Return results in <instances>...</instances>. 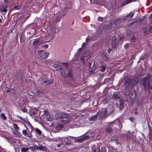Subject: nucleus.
<instances>
[{"label": "nucleus", "instance_id": "1", "mask_svg": "<svg viewBox=\"0 0 152 152\" xmlns=\"http://www.w3.org/2000/svg\"><path fill=\"white\" fill-rule=\"evenodd\" d=\"M150 75L148 74L146 77L142 78L141 80L142 84L145 91L148 89L151 90L152 89L151 86L150 85Z\"/></svg>", "mask_w": 152, "mask_h": 152}, {"label": "nucleus", "instance_id": "2", "mask_svg": "<svg viewBox=\"0 0 152 152\" xmlns=\"http://www.w3.org/2000/svg\"><path fill=\"white\" fill-rule=\"evenodd\" d=\"M53 81L52 80H49L46 77H42L37 80V83L39 85H49L52 84Z\"/></svg>", "mask_w": 152, "mask_h": 152}, {"label": "nucleus", "instance_id": "3", "mask_svg": "<svg viewBox=\"0 0 152 152\" xmlns=\"http://www.w3.org/2000/svg\"><path fill=\"white\" fill-rule=\"evenodd\" d=\"M107 112V109L106 108H103L101 110L98 112L97 115L99 117V119L102 120L105 118L107 117L110 114L106 115Z\"/></svg>", "mask_w": 152, "mask_h": 152}, {"label": "nucleus", "instance_id": "4", "mask_svg": "<svg viewBox=\"0 0 152 152\" xmlns=\"http://www.w3.org/2000/svg\"><path fill=\"white\" fill-rule=\"evenodd\" d=\"M61 28L60 27H57V28H53V31H51V32L49 34V36L50 37V40L53 39L55 36V34L61 31Z\"/></svg>", "mask_w": 152, "mask_h": 152}, {"label": "nucleus", "instance_id": "5", "mask_svg": "<svg viewBox=\"0 0 152 152\" xmlns=\"http://www.w3.org/2000/svg\"><path fill=\"white\" fill-rule=\"evenodd\" d=\"M90 54V51L88 49L86 50L84 53L83 55V56L81 58V60L83 61V63L85 64L86 63V60L88 59V58H85V57H87Z\"/></svg>", "mask_w": 152, "mask_h": 152}, {"label": "nucleus", "instance_id": "6", "mask_svg": "<svg viewBox=\"0 0 152 152\" xmlns=\"http://www.w3.org/2000/svg\"><path fill=\"white\" fill-rule=\"evenodd\" d=\"M117 24V21L115 19L114 20H112L108 24L106 25L107 26V28L110 29L111 28L114 27Z\"/></svg>", "mask_w": 152, "mask_h": 152}, {"label": "nucleus", "instance_id": "7", "mask_svg": "<svg viewBox=\"0 0 152 152\" xmlns=\"http://www.w3.org/2000/svg\"><path fill=\"white\" fill-rule=\"evenodd\" d=\"M39 54L42 58L45 59L48 56L49 53L48 52H45L44 50H40L39 52Z\"/></svg>", "mask_w": 152, "mask_h": 152}, {"label": "nucleus", "instance_id": "8", "mask_svg": "<svg viewBox=\"0 0 152 152\" xmlns=\"http://www.w3.org/2000/svg\"><path fill=\"white\" fill-rule=\"evenodd\" d=\"M129 96L130 99L132 102H134L137 98V94L135 91H130Z\"/></svg>", "mask_w": 152, "mask_h": 152}, {"label": "nucleus", "instance_id": "9", "mask_svg": "<svg viewBox=\"0 0 152 152\" xmlns=\"http://www.w3.org/2000/svg\"><path fill=\"white\" fill-rule=\"evenodd\" d=\"M126 86L128 88H132L134 85V84L132 80L130 79H127L125 83Z\"/></svg>", "mask_w": 152, "mask_h": 152}, {"label": "nucleus", "instance_id": "10", "mask_svg": "<svg viewBox=\"0 0 152 152\" xmlns=\"http://www.w3.org/2000/svg\"><path fill=\"white\" fill-rule=\"evenodd\" d=\"M57 115L59 118H67L68 116V115L63 113H60L58 114H56V116Z\"/></svg>", "mask_w": 152, "mask_h": 152}, {"label": "nucleus", "instance_id": "11", "mask_svg": "<svg viewBox=\"0 0 152 152\" xmlns=\"http://www.w3.org/2000/svg\"><path fill=\"white\" fill-rule=\"evenodd\" d=\"M135 13V12L134 11H132L129 14L127 15L126 17H125V18H126L127 20L128 21H129V20H130L133 16L134 14Z\"/></svg>", "mask_w": 152, "mask_h": 152}, {"label": "nucleus", "instance_id": "12", "mask_svg": "<svg viewBox=\"0 0 152 152\" xmlns=\"http://www.w3.org/2000/svg\"><path fill=\"white\" fill-rule=\"evenodd\" d=\"M117 21V23L118 22L119 23H121L124 22V21L127 20V19L126 18H123L120 19V18H117L115 19Z\"/></svg>", "mask_w": 152, "mask_h": 152}, {"label": "nucleus", "instance_id": "13", "mask_svg": "<svg viewBox=\"0 0 152 152\" xmlns=\"http://www.w3.org/2000/svg\"><path fill=\"white\" fill-rule=\"evenodd\" d=\"M64 127V126L63 124L59 123L56 127L55 129L57 130H60L63 128Z\"/></svg>", "mask_w": 152, "mask_h": 152}, {"label": "nucleus", "instance_id": "14", "mask_svg": "<svg viewBox=\"0 0 152 152\" xmlns=\"http://www.w3.org/2000/svg\"><path fill=\"white\" fill-rule=\"evenodd\" d=\"M145 16H143L142 18H137L135 19V21L134 22H133L131 23L132 24L134 22L139 23L141 22L142 20H143L145 18Z\"/></svg>", "mask_w": 152, "mask_h": 152}, {"label": "nucleus", "instance_id": "15", "mask_svg": "<svg viewBox=\"0 0 152 152\" xmlns=\"http://www.w3.org/2000/svg\"><path fill=\"white\" fill-rule=\"evenodd\" d=\"M120 97V94L118 92H115L113 94V97L114 99H118Z\"/></svg>", "mask_w": 152, "mask_h": 152}, {"label": "nucleus", "instance_id": "16", "mask_svg": "<svg viewBox=\"0 0 152 152\" xmlns=\"http://www.w3.org/2000/svg\"><path fill=\"white\" fill-rule=\"evenodd\" d=\"M98 117H99L98 115H97V113L96 115H93L89 117V119L91 121L95 120L97 119Z\"/></svg>", "mask_w": 152, "mask_h": 152}, {"label": "nucleus", "instance_id": "17", "mask_svg": "<svg viewBox=\"0 0 152 152\" xmlns=\"http://www.w3.org/2000/svg\"><path fill=\"white\" fill-rule=\"evenodd\" d=\"M92 152H100L99 148L98 147H96L95 146H93L92 147Z\"/></svg>", "mask_w": 152, "mask_h": 152}, {"label": "nucleus", "instance_id": "18", "mask_svg": "<svg viewBox=\"0 0 152 152\" xmlns=\"http://www.w3.org/2000/svg\"><path fill=\"white\" fill-rule=\"evenodd\" d=\"M71 8L70 7H67L66 8H65L64 10V11L65 13H63V16H64L65 15L66 13L69 12H71Z\"/></svg>", "mask_w": 152, "mask_h": 152}, {"label": "nucleus", "instance_id": "19", "mask_svg": "<svg viewBox=\"0 0 152 152\" xmlns=\"http://www.w3.org/2000/svg\"><path fill=\"white\" fill-rule=\"evenodd\" d=\"M139 76L137 75H135L134 77L133 80L136 83H138L140 80Z\"/></svg>", "mask_w": 152, "mask_h": 152}, {"label": "nucleus", "instance_id": "20", "mask_svg": "<svg viewBox=\"0 0 152 152\" xmlns=\"http://www.w3.org/2000/svg\"><path fill=\"white\" fill-rule=\"evenodd\" d=\"M38 150H43L45 151L46 150V148L44 146H42V145L39 144L38 146H37Z\"/></svg>", "mask_w": 152, "mask_h": 152}, {"label": "nucleus", "instance_id": "21", "mask_svg": "<svg viewBox=\"0 0 152 152\" xmlns=\"http://www.w3.org/2000/svg\"><path fill=\"white\" fill-rule=\"evenodd\" d=\"M110 124H109L108 125V127L106 130L107 132L110 133H111L113 131V129L110 126Z\"/></svg>", "mask_w": 152, "mask_h": 152}, {"label": "nucleus", "instance_id": "22", "mask_svg": "<svg viewBox=\"0 0 152 152\" xmlns=\"http://www.w3.org/2000/svg\"><path fill=\"white\" fill-rule=\"evenodd\" d=\"M63 142H64L65 144L70 145L71 143V141L70 140H69L68 138H66L64 140H63Z\"/></svg>", "mask_w": 152, "mask_h": 152}, {"label": "nucleus", "instance_id": "23", "mask_svg": "<svg viewBox=\"0 0 152 152\" xmlns=\"http://www.w3.org/2000/svg\"><path fill=\"white\" fill-rule=\"evenodd\" d=\"M22 75L20 71L18 72L16 75V77L17 79L21 78Z\"/></svg>", "mask_w": 152, "mask_h": 152}, {"label": "nucleus", "instance_id": "24", "mask_svg": "<svg viewBox=\"0 0 152 152\" xmlns=\"http://www.w3.org/2000/svg\"><path fill=\"white\" fill-rule=\"evenodd\" d=\"M132 2V0H126L121 5L122 6H124L126 4Z\"/></svg>", "mask_w": 152, "mask_h": 152}, {"label": "nucleus", "instance_id": "25", "mask_svg": "<svg viewBox=\"0 0 152 152\" xmlns=\"http://www.w3.org/2000/svg\"><path fill=\"white\" fill-rule=\"evenodd\" d=\"M29 149L31 150L32 151H34L35 150H38L37 146L36 145H34L32 147H29Z\"/></svg>", "mask_w": 152, "mask_h": 152}, {"label": "nucleus", "instance_id": "26", "mask_svg": "<svg viewBox=\"0 0 152 152\" xmlns=\"http://www.w3.org/2000/svg\"><path fill=\"white\" fill-rule=\"evenodd\" d=\"M112 47L113 49H115L117 47V44L116 42H112Z\"/></svg>", "mask_w": 152, "mask_h": 152}, {"label": "nucleus", "instance_id": "27", "mask_svg": "<svg viewBox=\"0 0 152 152\" xmlns=\"http://www.w3.org/2000/svg\"><path fill=\"white\" fill-rule=\"evenodd\" d=\"M46 118L48 121H52L53 120V118L49 114L46 116Z\"/></svg>", "mask_w": 152, "mask_h": 152}, {"label": "nucleus", "instance_id": "28", "mask_svg": "<svg viewBox=\"0 0 152 152\" xmlns=\"http://www.w3.org/2000/svg\"><path fill=\"white\" fill-rule=\"evenodd\" d=\"M72 71L71 70H69V72L67 74V76L68 77L70 78L72 77L73 75L72 74Z\"/></svg>", "mask_w": 152, "mask_h": 152}, {"label": "nucleus", "instance_id": "29", "mask_svg": "<svg viewBox=\"0 0 152 152\" xmlns=\"http://www.w3.org/2000/svg\"><path fill=\"white\" fill-rule=\"evenodd\" d=\"M61 75L64 78H66V76L65 72L64 70L60 71Z\"/></svg>", "mask_w": 152, "mask_h": 152}, {"label": "nucleus", "instance_id": "30", "mask_svg": "<svg viewBox=\"0 0 152 152\" xmlns=\"http://www.w3.org/2000/svg\"><path fill=\"white\" fill-rule=\"evenodd\" d=\"M29 148H23L21 149L22 152H27L28 151Z\"/></svg>", "mask_w": 152, "mask_h": 152}, {"label": "nucleus", "instance_id": "31", "mask_svg": "<svg viewBox=\"0 0 152 152\" xmlns=\"http://www.w3.org/2000/svg\"><path fill=\"white\" fill-rule=\"evenodd\" d=\"M133 133H128L127 135V138L129 139H131L133 137Z\"/></svg>", "mask_w": 152, "mask_h": 152}, {"label": "nucleus", "instance_id": "32", "mask_svg": "<svg viewBox=\"0 0 152 152\" xmlns=\"http://www.w3.org/2000/svg\"><path fill=\"white\" fill-rule=\"evenodd\" d=\"M39 41L38 39H36L35 40L33 43V45L36 46L39 43Z\"/></svg>", "mask_w": 152, "mask_h": 152}, {"label": "nucleus", "instance_id": "33", "mask_svg": "<svg viewBox=\"0 0 152 152\" xmlns=\"http://www.w3.org/2000/svg\"><path fill=\"white\" fill-rule=\"evenodd\" d=\"M127 100L126 98H122V97L121 99L120 103H121L122 104H124V102H126Z\"/></svg>", "mask_w": 152, "mask_h": 152}, {"label": "nucleus", "instance_id": "34", "mask_svg": "<svg viewBox=\"0 0 152 152\" xmlns=\"http://www.w3.org/2000/svg\"><path fill=\"white\" fill-rule=\"evenodd\" d=\"M106 69L105 67L104 66H102L100 67V70L102 72H104Z\"/></svg>", "mask_w": 152, "mask_h": 152}, {"label": "nucleus", "instance_id": "35", "mask_svg": "<svg viewBox=\"0 0 152 152\" xmlns=\"http://www.w3.org/2000/svg\"><path fill=\"white\" fill-rule=\"evenodd\" d=\"M36 132L39 135H41L42 134V132L38 128H36L35 129Z\"/></svg>", "mask_w": 152, "mask_h": 152}, {"label": "nucleus", "instance_id": "36", "mask_svg": "<svg viewBox=\"0 0 152 152\" xmlns=\"http://www.w3.org/2000/svg\"><path fill=\"white\" fill-rule=\"evenodd\" d=\"M21 7V6L20 5H17V6L14 7L13 9L15 10H18L20 9Z\"/></svg>", "mask_w": 152, "mask_h": 152}, {"label": "nucleus", "instance_id": "37", "mask_svg": "<svg viewBox=\"0 0 152 152\" xmlns=\"http://www.w3.org/2000/svg\"><path fill=\"white\" fill-rule=\"evenodd\" d=\"M1 118L4 120H6L7 119V117L4 114L2 113L1 114Z\"/></svg>", "mask_w": 152, "mask_h": 152}, {"label": "nucleus", "instance_id": "38", "mask_svg": "<svg viewBox=\"0 0 152 152\" xmlns=\"http://www.w3.org/2000/svg\"><path fill=\"white\" fill-rule=\"evenodd\" d=\"M84 141L83 139V138H80L77 139L75 140V142H83Z\"/></svg>", "mask_w": 152, "mask_h": 152}, {"label": "nucleus", "instance_id": "39", "mask_svg": "<svg viewBox=\"0 0 152 152\" xmlns=\"http://www.w3.org/2000/svg\"><path fill=\"white\" fill-rule=\"evenodd\" d=\"M102 58L105 60L107 61L108 59V58L104 54H102Z\"/></svg>", "mask_w": 152, "mask_h": 152}, {"label": "nucleus", "instance_id": "40", "mask_svg": "<svg viewBox=\"0 0 152 152\" xmlns=\"http://www.w3.org/2000/svg\"><path fill=\"white\" fill-rule=\"evenodd\" d=\"M130 92V91H129L127 90H125L124 92V94L125 95H129Z\"/></svg>", "mask_w": 152, "mask_h": 152}, {"label": "nucleus", "instance_id": "41", "mask_svg": "<svg viewBox=\"0 0 152 152\" xmlns=\"http://www.w3.org/2000/svg\"><path fill=\"white\" fill-rule=\"evenodd\" d=\"M124 107V104H122L121 103H120V106H119V110H120V111L121 110H122L123 109Z\"/></svg>", "mask_w": 152, "mask_h": 152}, {"label": "nucleus", "instance_id": "42", "mask_svg": "<svg viewBox=\"0 0 152 152\" xmlns=\"http://www.w3.org/2000/svg\"><path fill=\"white\" fill-rule=\"evenodd\" d=\"M13 126L14 128L16 130L18 129H19V127L16 124H13Z\"/></svg>", "mask_w": 152, "mask_h": 152}, {"label": "nucleus", "instance_id": "43", "mask_svg": "<svg viewBox=\"0 0 152 152\" xmlns=\"http://www.w3.org/2000/svg\"><path fill=\"white\" fill-rule=\"evenodd\" d=\"M106 149L105 147H102L101 148V150H100V152H106Z\"/></svg>", "mask_w": 152, "mask_h": 152}, {"label": "nucleus", "instance_id": "44", "mask_svg": "<svg viewBox=\"0 0 152 152\" xmlns=\"http://www.w3.org/2000/svg\"><path fill=\"white\" fill-rule=\"evenodd\" d=\"M117 39L116 37L115 36H113L112 38V42H116V40Z\"/></svg>", "mask_w": 152, "mask_h": 152}, {"label": "nucleus", "instance_id": "45", "mask_svg": "<svg viewBox=\"0 0 152 152\" xmlns=\"http://www.w3.org/2000/svg\"><path fill=\"white\" fill-rule=\"evenodd\" d=\"M21 110L24 113H27L28 111V110L25 107L21 109Z\"/></svg>", "mask_w": 152, "mask_h": 152}, {"label": "nucleus", "instance_id": "46", "mask_svg": "<svg viewBox=\"0 0 152 152\" xmlns=\"http://www.w3.org/2000/svg\"><path fill=\"white\" fill-rule=\"evenodd\" d=\"M18 117L19 118H20V119L22 120H23V121H24L26 123H27V124H28V121H28V120H27V121H26L25 120H24V119H23L22 117H21L20 116H18L17 115Z\"/></svg>", "mask_w": 152, "mask_h": 152}, {"label": "nucleus", "instance_id": "47", "mask_svg": "<svg viewBox=\"0 0 152 152\" xmlns=\"http://www.w3.org/2000/svg\"><path fill=\"white\" fill-rule=\"evenodd\" d=\"M88 63L89 64V68H91V65L92 63V61L91 60H89V61H88Z\"/></svg>", "mask_w": 152, "mask_h": 152}, {"label": "nucleus", "instance_id": "48", "mask_svg": "<svg viewBox=\"0 0 152 152\" xmlns=\"http://www.w3.org/2000/svg\"><path fill=\"white\" fill-rule=\"evenodd\" d=\"M90 137L88 135H86L83 138L84 141L85 140H86L87 139Z\"/></svg>", "mask_w": 152, "mask_h": 152}, {"label": "nucleus", "instance_id": "49", "mask_svg": "<svg viewBox=\"0 0 152 152\" xmlns=\"http://www.w3.org/2000/svg\"><path fill=\"white\" fill-rule=\"evenodd\" d=\"M0 11H1V12H5L7 11V10L6 9H0Z\"/></svg>", "mask_w": 152, "mask_h": 152}, {"label": "nucleus", "instance_id": "50", "mask_svg": "<svg viewBox=\"0 0 152 152\" xmlns=\"http://www.w3.org/2000/svg\"><path fill=\"white\" fill-rule=\"evenodd\" d=\"M44 113L46 115V116L48 115L49 114V112H48V111L46 110H45L44 111Z\"/></svg>", "mask_w": 152, "mask_h": 152}, {"label": "nucleus", "instance_id": "51", "mask_svg": "<svg viewBox=\"0 0 152 152\" xmlns=\"http://www.w3.org/2000/svg\"><path fill=\"white\" fill-rule=\"evenodd\" d=\"M103 20V18L102 17H99L98 18V20L99 21H100V22L102 21Z\"/></svg>", "mask_w": 152, "mask_h": 152}, {"label": "nucleus", "instance_id": "52", "mask_svg": "<svg viewBox=\"0 0 152 152\" xmlns=\"http://www.w3.org/2000/svg\"><path fill=\"white\" fill-rule=\"evenodd\" d=\"M23 134L24 135L26 136L27 134V133L26 130H23Z\"/></svg>", "mask_w": 152, "mask_h": 152}, {"label": "nucleus", "instance_id": "53", "mask_svg": "<svg viewBox=\"0 0 152 152\" xmlns=\"http://www.w3.org/2000/svg\"><path fill=\"white\" fill-rule=\"evenodd\" d=\"M135 40V37L134 36H133L132 37L131 39V41L134 42Z\"/></svg>", "mask_w": 152, "mask_h": 152}, {"label": "nucleus", "instance_id": "54", "mask_svg": "<svg viewBox=\"0 0 152 152\" xmlns=\"http://www.w3.org/2000/svg\"><path fill=\"white\" fill-rule=\"evenodd\" d=\"M127 33L128 34H129V35H130L131 34V31L129 29H128L127 30Z\"/></svg>", "mask_w": 152, "mask_h": 152}, {"label": "nucleus", "instance_id": "55", "mask_svg": "<svg viewBox=\"0 0 152 152\" xmlns=\"http://www.w3.org/2000/svg\"><path fill=\"white\" fill-rule=\"evenodd\" d=\"M64 144L63 143H59L57 145V147H60L61 145H63Z\"/></svg>", "mask_w": 152, "mask_h": 152}, {"label": "nucleus", "instance_id": "56", "mask_svg": "<svg viewBox=\"0 0 152 152\" xmlns=\"http://www.w3.org/2000/svg\"><path fill=\"white\" fill-rule=\"evenodd\" d=\"M26 136L29 137V138H31V137H32V135H31V134H28L27 133V135H26Z\"/></svg>", "mask_w": 152, "mask_h": 152}, {"label": "nucleus", "instance_id": "57", "mask_svg": "<svg viewBox=\"0 0 152 152\" xmlns=\"http://www.w3.org/2000/svg\"><path fill=\"white\" fill-rule=\"evenodd\" d=\"M112 51V49L111 48H110L108 50L107 52L108 53H110Z\"/></svg>", "mask_w": 152, "mask_h": 152}, {"label": "nucleus", "instance_id": "58", "mask_svg": "<svg viewBox=\"0 0 152 152\" xmlns=\"http://www.w3.org/2000/svg\"><path fill=\"white\" fill-rule=\"evenodd\" d=\"M41 93V91H39L38 90H37V92H35V93H36L37 94H39Z\"/></svg>", "mask_w": 152, "mask_h": 152}, {"label": "nucleus", "instance_id": "59", "mask_svg": "<svg viewBox=\"0 0 152 152\" xmlns=\"http://www.w3.org/2000/svg\"><path fill=\"white\" fill-rule=\"evenodd\" d=\"M82 50H83L82 48H81L78 49V50H77V52H78V53H79V52H80Z\"/></svg>", "mask_w": 152, "mask_h": 152}, {"label": "nucleus", "instance_id": "60", "mask_svg": "<svg viewBox=\"0 0 152 152\" xmlns=\"http://www.w3.org/2000/svg\"><path fill=\"white\" fill-rule=\"evenodd\" d=\"M129 45L128 44H126L124 45V47L125 49H127L129 47Z\"/></svg>", "mask_w": 152, "mask_h": 152}, {"label": "nucleus", "instance_id": "61", "mask_svg": "<svg viewBox=\"0 0 152 152\" xmlns=\"http://www.w3.org/2000/svg\"><path fill=\"white\" fill-rule=\"evenodd\" d=\"M48 45H45L43 46H42V47H43L46 49L48 48Z\"/></svg>", "mask_w": 152, "mask_h": 152}, {"label": "nucleus", "instance_id": "62", "mask_svg": "<svg viewBox=\"0 0 152 152\" xmlns=\"http://www.w3.org/2000/svg\"><path fill=\"white\" fill-rule=\"evenodd\" d=\"M53 67L55 68H56L58 67V65L57 64H55L53 65Z\"/></svg>", "mask_w": 152, "mask_h": 152}, {"label": "nucleus", "instance_id": "63", "mask_svg": "<svg viewBox=\"0 0 152 152\" xmlns=\"http://www.w3.org/2000/svg\"><path fill=\"white\" fill-rule=\"evenodd\" d=\"M118 126L120 128H121L122 126V124L120 122H119V124H118Z\"/></svg>", "mask_w": 152, "mask_h": 152}, {"label": "nucleus", "instance_id": "64", "mask_svg": "<svg viewBox=\"0 0 152 152\" xmlns=\"http://www.w3.org/2000/svg\"><path fill=\"white\" fill-rule=\"evenodd\" d=\"M149 30L151 33H152V26L150 27Z\"/></svg>", "mask_w": 152, "mask_h": 152}]
</instances>
